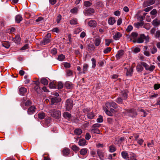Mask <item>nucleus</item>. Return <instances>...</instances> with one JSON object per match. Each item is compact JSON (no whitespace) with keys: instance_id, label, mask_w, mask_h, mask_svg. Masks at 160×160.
<instances>
[{"instance_id":"nucleus-1","label":"nucleus","mask_w":160,"mask_h":160,"mask_svg":"<svg viewBox=\"0 0 160 160\" xmlns=\"http://www.w3.org/2000/svg\"><path fill=\"white\" fill-rule=\"evenodd\" d=\"M49 113L51 116L56 118H59L61 116L60 111L55 109H51L49 110Z\"/></svg>"},{"instance_id":"nucleus-2","label":"nucleus","mask_w":160,"mask_h":160,"mask_svg":"<svg viewBox=\"0 0 160 160\" xmlns=\"http://www.w3.org/2000/svg\"><path fill=\"white\" fill-rule=\"evenodd\" d=\"M51 36V34L50 33H47L46 35L45 38L40 42V45H44L50 42L52 40Z\"/></svg>"},{"instance_id":"nucleus-3","label":"nucleus","mask_w":160,"mask_h":160,"mask_svg":"<svg viewBox=\"0 0 160 160\" xmlns=\"http://www.w3.org/2000/svg\"><path fill=\"white\" fill-rule=\"evenodd\" d=\"M73 105V101L70 99H68L66 101L65 107L66 111H69L72 109Z\"/></svg>"},{"instance_id":"nucleus-4","label":"nucleus","mask_w":160,"mask_h":160,"mask_svg":"<svg viewBox=\"0 0 160 160\" xmlns=\"http://www.w3.org/2000/svg\"><path fill=\"white\" fill-rule=\"evenodd\" d=\"M127 116L131 117H135L137 115V113L134 109L131 110H125V111L122 112Z\"/></svg>"},{"instance_id":"nucleus-5","label":"nucleus","mask_w":160,"mask_h":160,"mask_svg":"<svg viewBox=\"0 0 160 160\" xmlns=\"http://www.w3.org/2000/svg\"><path fill=\"white\" fill-rule=\"evenodd\" d=\"M144 40L145 41V42H148L149 40V37L148 36H145L144 34H142L140 37L138 39L137 42L139 43H142L143 42Z\"/></svg>"},{"instance_id":"nucleus-6","label":"nucleus","mask_w":160,"mask_h":160,"mask_svg":"<svg viewBox=\"0 0 160 160\" xmlns=\"http://www.w3.org/2000/svg\"><path fill=\"white\" fill-rule=\"evenodd\" d=\"M83 112L84 113H87V116L88 118L92 119L95 116V114L92 111H90L88 108L83 109Z\"/></svg>"},{"instance_id":"nucleus-7","label":"nucleus","mask_w":160,"mask_h":160,"mask_svg":"<svg viewBox=\"0 0 160 160\" xmlns=\"http://www.w3.org/2000/svg\"><path fill=\"white\" fill-rule=\"evenodd\" d=\"M142 64L146 70L152 72L155 68V66H154L151 65L150 66H149L146 63L144 62H142Z\"/></svg>"},{"instance_id":"nucleus-8","label":"nucleus","mask_w":160,"mask_h":160,"mask_svg":"<svg viewBox=\"0 0 160 160\" xmlns=\"http://www.w3.org/2000/svg\"><path fill=\"white\" fill-rule=\"evenodd\" d=\"M105 105L109 109L112 107L116 109V108L117 105L115 102L113 101H111L110 102H106L105 104Z\"/></svg>"},{"instance_id":"nucleus-9","label":"nucleus","mask_w":160,"mask_h":160,"mask_svg":"<svg viewBox=\"0 0 160 160\" xmlns=\"http://www.w3.org/2000/svg\"><path fill=\"white\" fill-rule=\"evenodd\" d=\"M97 154L99 158L101 160H103L105 158V153L103 152L102 151L98 149L97 151Z\"/></svg>"},{"instance_id":"nucleus-10","label":"nucleus","mask_w":160,"mask_h":160,"mask_svg":"<svg viewBox=\"0 0 160 160\" xmlns=\"http://www.w3.org/2000/svg\"><path fill=\"white\" fill-rule=\"evenodd\" d=\"M19 94L21 95H23L26 92V89L23 87H19L18 88Z\"/></svg>"},{"instance_id":"nucleus-11","label":"nucleus","mask_w":160,"mask_h":160,"mask_svg":"<svg viewBox=\"0 0 160 160\" xmlns=\"http://www.w3.org/2000/svg\"><path fill=\"white\" fill-rule=\"evenodd\" d=\"M94 12V10L92 8L86 9L84 11V13L86 15H90Z\"/></svg>"},{"instance_id":"nucleus-12","label":"nucleus","mask_w":160,"mask_h":160,"mask_svg":"<svg viewBox=\"0 0 160 160\" xmlns=\"http://www.w3.org/2000/svg\"><path fill=\"white\" fill-rule=\"evenodd\" d=\"M128 91L126 90L122 91L119 95L124 100H126L128 98Z\"/></svg>"},{"instance_id":"nucleus-13","label":"nucleus","mask_w":160,"mask_h":160,"mask_svg":"<svg viewBox=\"0 0 160 160\" xmlns=\"http://www.w3.org/2000/svg\"><path fill=\"white\" fill-rule=\"evenodd\" d=\"M88 26L92 28H95L97 26V22L94 20H90L88 23Z\"/></svg>"},{"instance_id":"nucleus-14","label":"nucleus","mask_w":160,"mask_h":160,"mask_svg":"<svg viewBox=\"0 0 160 160\" xmlns=\"http://www.w3.org/2000/svg\"><path fill=\"white\" fill-rule=\"evenodd\" d=\"M61 100V98H58L56 97H54L51 99V104H53L55 103H57L60 102Z\"/></svg>"},{"instance_id":"nucleus-15","label":"nucleus","mask_w":160,"mask_h":160,"mask_svg":"<svg viewBox=\"0 0 160 160\" xmlns=\"http://www.w3.org/2000/svg\"><path fill=\"white\" fill-rule=\"evenodd\" d=\"M122 157L126 160H129V155L126 151H122L121 152Z\"/></svg>"},{"instance_id":"nucleus-16","label":"nucleus","mask_w":160,"mask_h":160,"mask_svg":"<svg viewBox=\"0 0 160 160\" xmlns=\"http://www.w3.org/2000/svg\"><path fill=\"white\" fill-rule=\"evenodd\" d=\"M101 38L100 37L96 38L94 40V43L95 45L98 47L99 46L101 42Z\"/></svg>"},{"instance_id":"nucleus-17","label":"nucleus","mask_w":160,"mask_h":160,"mask_svg":"<svg viewBox=\"0 0 160 160\" xmlns=\"http://www.w3.org/2000/svg\"><path fill=\"white\" fill-rule=\"evenodd\" d=\"M35 106H33L30 107L28 109L27 112L29 114H32L35 112Z\"/></svg>"},{"instance_id":"nucleus-18","label":"nucleus","mask_w":160,"mask_h":160,"mask_svg":"<svg viewBox=\"0 0 160 160\" xmlns=\"http://www.w3.org/2000/svg\"><path fill=\"white\" fill-rule=\"evenodd\" d=\"M122 36V34L119 32H117L113 36V38L115 40H117L119 39Z\"/></svg>"},{"instance_id":"nucleus-19","label":"nucleus","mask_w":160,"mask_h":160,"mask_svg":"<svg viewBox=\"0 0 160 160\" xmlns=\"http://www.w3.org/2000/svg\"><path fill=\"white\" fill-rule=\"evenodd\" d=\"M91 132L92 134H93L95 133L100 134V131L97 128H92L91 130Z\"/></svg>"},{"instance_id":"nucleus-20","label":"nucleus","mask_w":160,"mask_h":160,"mask_svg":"<svg viewBox=\"0 0 160 160\" xmlns=\"http://www.w3.org/2000/svg\"><path fill=\"white\" fill-rule=\"evenodd\" d=\"M12 41L16 44H19L21 41V38L19 36H16L15 38L12 39Z\"/></svg>"},{"instance_id":"nucleus-21","label":"nucleus","mask_w":160,"mask_h":160,"mask_svg":"<svg viewBox=\"0 0 160 160\" xmlns=\"http://www.w3.org/2000/svg\"><path fill=\"white\" fill-rule=\"evenodd\" d=\"M22 20V18L21 15L18 14L15 17V20L16 22L19 23Z\"/></svg>"},{"instance_id":"nucleus-22","label":"nucleus","mask_w":160,"mask_h":160,"mask_svg":"<svg viewBox=\"0 0 160 160\" xmlns=\"http://www.w3.org/2000/svg\"><path fill=\"white\" fill-rule=\"evenodd\" d=\"M86 141L84 139H80L78 142V144L80 146H84L86 145Z\"/></svg>"},{"instance_id":"nucleus-23","label":"nucleus","mask_w":160,"mask_h":160,"mask_svg":"<svg viewBox=\"0 0 160 160\" xmlns=\"http://www.w3.org/2000/svg\"><path fill=\"white\" fill-rule=\"evenodd\" d=\"M124 53V51L122 50H120L118 51L116 55V57L117 58H119L120 57L123 55Z\"/></svg>"},{"instance_id":"nucleus-24","label":"nucleus","mask_w":160,"mask_h":160,"mask_svg":"<svg viewBox=\"0 0 160 160\" xmlns=\"http://www.w3.org/2000/svg\"><path fill=\"white\" fill-rule=\"evenodd\" d=\"M63 117L66 119H69L71 117V114L68 112H64L63 114Z\"/></svg>"},{"instance_id":"nucleus-25","label":"nucleus","mask_w":160,"mask_h":160,"mask_svg":"<svg viewBox=\"0 0 160 160\" xmlns=\"http://www.w3.org/2000/svg\"><path fill=\"white\" fill-rule=\"evenodd\" d=\"M142 62H141L140 64L138 65L137 66V70L138 72H142L143 69V66L142 64Z\"/></svg>"},{"instance_id":"nucleus-26","label":"nucleus","mask_w":160,"mask_h":160,"mask_svg":"<svg viewBox=\"0 0 160 160\" xmlns=\"http://www.w3.org/2000/svg\"><path fill=\"white\" fill-rule=\"evenodd\" d=\"M129 160H136V155L132 152H130L129 155Z\"/></svg>"},{"instance_id":"nucleus-27","label":"nucleus","mask_w":160,"mask_h":160,"mask_svg":"<svg viewBox=\"0 0 160 160\" xmlns=\"http://www.w3.org/2000/svg\"><path fill=\"white\" fill-rule=\"evenodd\" d=\"M70 150L67 148H64L62 150L63 155L64 156H67L69 153Z\"/></svg>"},{"instance_id":"nucleus-28","label":"nucleus","mask_w":160,"mask_h":160,"mask_svg":"<svg viewBox=\"0 0 160 160\" xmlns=\"http://www.w3.org/2000/svg\"><path fill=\"white\" fill-rule=\"evenodd\" d=\"M116 22L115 18L111 17L109 18L108 20V23L109 25H113Z\"/></svg>"},{"instance_id":"nucleus-29","label":"nucleus","mask_w":160,"mask_h":160,"mask_svg":"<svg viewBox=\"0 0 160 160\" xmlns=\"http://www.w3.org/2000/svg\"><path fill=\"white\" fill-rule=\"evenodd\" d=\"M152 23L153 26H157L160 25V20L158 19H155L153 21Z\"/></svg>"},{"instance_id":"nucleus-30","label":"nucleus","mask_w":160,"mask_h":160,"mask_svg":"<svg viewBox=\"0 0 160 160\" xmlns=\"http://www.w3.org/2000/svg\"><path fill=\"white\" fill-rule=\"evenodd\" d=\"M65 86L68 89H70L73 87V84L72 82H67L65 84Z\"/></svg>"},{"instance_id":"nucleus-31","label":"nucleus","mask_w":160,"mask_h":160,"mask_svg":"<svg viewBox=\"0 0 160 160\" xmlns=\"http://www.w3.org/2000/svg\"><path fill=\"white\" fill-rule=\"evenodd\" d=\"M133 73V68L132 67L130 68L127 70L126 75L127 76H131Z\"/></svg>"},{"instance_id":"nucleus-32","label":"nucleus","mask_w":160,"mask_h":160,"mask_svg":"<svg viewBox=\"0 0 160 160\" xmlns=\"http://www.w3.org/2000/svg\"><path fill=\"white\" fill-rule=\"evenodd\" d=\"M140 114L141 116L146 117L147 115V113L145 112L143 109H140L139 110Z\"/></svg>"},{"instance_id":"nucleus-33","label":"nucleus","mask_w":160,"mask_h":160,"mask_svg":"<svg viewBox=\"0 0 160 160\" xmlns=\"http://www.w3.org/2000/svg\"><path fill=\"white\" fill-rule=\"evenodd\" d=\"M41 83L45 85H47L48 83V80L45 78H42L41 80Z\"/></svg>"},{"instance_id":"nucleus-34","label":"nucleus","mask_w":160,"mask_h":160,"mask_svg":"<svg viewBox=\"0 0 160 160\" xmlns=\"http://www.w3.org/2000/svg\"><path fill=\"white\" fill-rule=\"evenodd\" d=\"M70 23L72 25H74L77 24V20L76 18H72L70 21Z\"/></svg>"},{"instance_id":"nucleus-35","label":"nucleus","mask_w":160,"mask_h":160,"mask_svg":"<svg viewBox=\"0 0 160 160\" xmlns=\"http://www.w3.org/2000/svg\"><path fill=\"white\" fill-rule=\"evenodd\" d=\"M66 75L67 77L72 76L73 74L72 71L70 70H67L66 71Z\"/></svg>"},{"instance_id":"nucleus-36","label":"nucleus","mask_w":160,"mask_h":160,"mask_svg":"<svg viewBox=\"0 0 160 160\" xmlns=\"http://www.w3.org/2000/svg\"><path fill=\"white\" fill-rule=\"evenodd\" d=\"M38 118L41 119H43L45 117V114L44 112H40L38 114Z\"/></svg>"},{"instance_id":"nucleus-37","label":"nucleus","mask_w":160,"mask_h":160,"mask_svg":"<svg viewBox=\"0 0 160 160\" xmlns=\"http://www.w3.org/2000/svg\"><path fill=\"white\" fill-rule=\"evenodd\" d=\"M65 58V56L62 54H60L58 56V59L60 61H63Z\"/></svg>"},{"instance_id":"nucleus-38","label":"nucleus","mask_w":160,"mask_h":160,"mask_svg":"<svg viewBox=\"0 0 160 160\" xmlns=\"http://www.w3.org/2000/svg\"><path fill=\"white\" fill-rule=\"evenodd\" d=\"M78 11V8L77 7H74L72 9H71L70 12L71 13L76 14H77Z\"/></svg>"},{"instance_id":"nucleus-39","label":"nucleus","mask_w":160,"mask_h":160,"mask_svg":"<svg viewBox=\"0 0 160 160\" xmlns=\"http://www.w3.org/2000/svg\"><path fill=\"white\" fill-rule=\"evenodd\" d=\"M88 65L87 64H84L83 67V73H85L86 71L88 70Z\"/></svg>"},{"instance_id":"nucleus-40","label":"nucleus","mask_w":160,"mask_h":160,"mask_svg":"<svg viewBox=\"0 0 160 160\" xmlns=\"http://www.w3.org/2000/svg\"><path fill=\"white\" fill-rule=\"evenodd\" d=\"M76 134L79 135L82 133V130L80 129H76L74 131Z\"/></svg>"},{"instance_id":"nucleus-41","label":"nucleus","mask_w":160,"mask_h":160,"mask_svg":"<svg viewBox=\"0 0 160 160\" xmlns=\"http://www.w3.org/2000/svg\"><path fill=\"white\" fill-rule=\"evenodd\" d=\"M87 152V150L86 148H83L80 151V153L82 155H85Z\"/></svg>"},{"instance_id":"nucleus-42","label":"nucleus","mask_w":160,"mask_h":160,"mask_svg":"<svg viewBox=\"0 0 160 160\" xmlns=\"http://www.w3.org/2000/svg\"><path fill=\"white\" fill-rule=\"evenodd\" d=\"M116 149L114 146L112 145L109 147V151L111 152H113L116 151Z\"/></svg>"},{"instance_id":"nucleus-43","label":"nucleus","mask_w":160,"mask_h":160,"mask_svg":"<svg viewBox=\"0 0 160 160\" xmlns=\"http://www.w3.org/2000/svg\"><path fill=\"white\" fill-rule=\"evenodd\" d=\"M91 61H92V68H94L95 67L96 65V60L94 58H92L91 59Z\"/></svg>"},{"instance_id":"nucleus-44","label":"nucleus","mask_w":160,"mask_h":160,"mask_svg":"<svg viewBox=\"0 0 160 160\" xmlns=\"http://www.w3.org/2000/svg\"><path fill=\"white\" fill-rule=\"evenodd\" d=\"M115 109L116 112H122V113H123L122 112L125 111V110H122L121 107L119 106H117V105L116 108Z\"/></svg>"},{"instance_id":"nucleus-45","label":"nucleus","mask_w":160,"mask_h":160,"mask_svg":"<svg viewBox=\"0 0 160 160\" xmlns=\"http://www.w3.org/2000/svg\"><path fill=\"white\" fill-rule=\"evenodd\" d=\"M92 3L88 1H85L84 2V5L86 7H89L92 5Z\"/></svg>"},{"instance_id":"nucleus-46","label":"nucleus","mask_w":160,"mask_h":160,"mask_svg":"<svg viewBox=\"0 0 160 160\" xmlns=\"http://www.w3.org/2000/svg\"><path fill=\"white\" fill-rule=\"evenodd\" d=\"M158 95V94L157 93H152V94L150 95L149 98L151 99H153L154 98H157Z\"/></svg>"},{"instance_id":"nucleus-47","label":"nucleus","mask_w":160,"mask_h":160,"mask_svg":"<svg viewBox=\"0 0 160 160\" xmlns=\"http://www.w3.org/2000/svg\"><path fill=\"white\" fill-rule=\"evenodd\" d=\"M49 86L51 88H55L56 87V85L53 82H51L49 83Z\"/></svg>"},{"instance_id":"nucleus-48","label":"nucleus","mask_w":160,"mask_h":160,"mask_svg":"<svg viewBox=\"0 0 160 160\" xmlns=\"http://www.w3.org/2000/svg\"><path fill=\"white\" fill-rule=\"evenodd\" d=\"M112 48L110 47H107L106 48H105L103 51V52L104 54H107L109 52H110Z\"/></svg>"},{"instance_id":"nucleus-49","label":"nucleus","mask_w":160,"mask_h":160,"mask_svg":"<svg viewBox=\"0 0 160 160\" xmlns=\"http://www.w3.org/2000/svg\"><path fill=\"white\" fill-rule=\"evenodd\" d=\"M123 100H124L122 99V98L119 95L117 99L116 100V102L118 103L119 104L122 103Z\"/></svg>"},{"instance_id":"nucleus-50","label":"nucleus","mask_w":160,"mask_h":160,"mask_svg":"<svg viewBox=\"0 0 160 160\" xmlns=\"http://www.w3.org/2000/svg\"><path fill=\"white\" fill-rule=\"evenodd\" d=\"M154 145V143L153 141L152 140L151 142H148L147 146L149 148L153 147Z\"/></svg>"},{"instance_id":"nucleus-51","label":"nucleus","mask_w":160,"mask_h":160,"mask_svg":"<svg viewBox=\"0 0 160 160\" xmlns=\"http://www.w3.org/2000/svg\"><path fill=\"white\" fill-rule=\"evenodd\" d=\"M124 140V138L123 137H121L119 140V141H117V140H115L114 141V143L115 144H118V143H120L121 142H122Z\"/></svg>"},{"instance_id":"nucleus-52","label":"nucleus","mask_w":160,"mask_h":160,"mask_svg":"<svg viewBox=\"0 0 160 160\" xmlns=\"http://www.w3.org/2000/svg\"><path fill=\"white\" fill-rule=\"evenodd\" d=\"M81 31H82L81 28H75V29L74 30V33L75 34H77L78 33L80 32H81Z\"/></svg>"},{"instance_id":"nucleus-53","label":"nucleus","mask_w":160,"mask_h":160,"mask_svg":"<svg viewBox=\"0 0 160 160\" xmlns=\"http://www.w3.org/2000/svg\"><path fill=\"white\" fill-rule=\"evenodd\" d=\"M104 110L107 114L108 115V116H112V114L110 111H109L106 108H104Z\"/></svg>"},{"instance_id":"nucleus-54","label":"nucleus","mask_w":160,"mask_h":160,"mask_svg":"<svg viewBox=\"0 0 160 160\" xmlns=\"http://www.w3.org/2000/svg\"><path fill=\"white\" fill-rule=\"evenodd\" d=\"M157 51V48L155 47H153L152 49H151V52L152 54H154Z\"/></svg>"},{"instance_id":"nucleus-55","label":"nucleus","mask_w":160,"mask_h":160,"mask_svg":"<svg viewBox=\"0 0 160 160\" xmlns=\"http://www.w3.org/2000/svg\"><path fill=\"white\" fill-rule=\"evenodd\" d=\"M72 149L75 151H78L79 150V148L75 145L72 146Z\"/></svg>"},{"instance_id":"nucleus-56","label":"nucleus","mask_w":160,"mask_h":160,"mask_svg":"<svg viewBox=\"0 0 160 160\" xmlns=\"http://www.w3.org/2000/svg\"><path fill=\"white\" fill-rule=\"evenodd\" d=\"M97 121L98 122H102L103 121L102 117L101 116H99L97 119Z\"/></svg>"},{"instance_id":"nucleus-57","label":"nucleus","mask_w":160,"mask_h":160,"mask_svg":"<svg viewBox=\"0 0 160 160\" xmlns=\"http://www.w3.org/2000/svg\"><path fill=\"white\" fill-rule=\"evenodd\" d=\"M105 41V45L107 46H109L112 42V40L110 39H106Z\"/></svg>"},{"instance_id":"nucleus-58","label":"nucleus","mask_w":160,"mask_h":160,"mask_svg":"<svg viewBox=\"0 0 160 160\" xmlns=\"http://www.w3.org/2000/svg\"><path fill=\"white\" fill-rule=\"evenodd\" d=\"M139 145H141L144 142V140L142 139H138L137 141Z\"/></svg>"},{"instance_id":"nucleus-59","label":"nucleus","mask_w":160,"mask_h":160,"mask_svg":"<svg viewBox=\"0 0 160 160\" xmlns=\"http://www.w3.org/2000/svg\"><path fill=\"white\" fill-rule=\"evenodd\" d=\"M51 53L53 55H55L57 53V49L55 48H53L51 50Z\"/></svg>"},{"instance_id":"nucleus-60","label":"nucleus","mask_w":160,"mask_h":160,"mask_svg":"<svg viewBox=\"0 0 160 160\" xmlns=\"http://www.w3.org/2000/svg\"><path fill=\"white\" fill-rule=\"evenodd\" d=\"M157 13V12L156 9H153L150 12V14L152 15H156Z\"/></svg>"},{"instance_id":"nucleus-61","label":"nucleus","mask_w":160,"mask_h":160,"mask_svg":"<svg viewBox=\"0 0 160 160\" xmlns=\"http://www.w3.org/2000/svg\"><path fill=\"white\" fill-rule=\"evenodd\" d=\"M133 29V27L132 25H129L127 27L126 29V31L127 32H130Z\"/></svg>"},{"instance_id":"nucleus-62","label":"nucleus","mask_w":160,"mask_h":160,"mask_svg":"<svg viewBox=\"0 0 160 160\" xmlns=\"http://www.w3.org/2000/svg\"><path fill=\"white\" fill-rule=\"evenodd\" d=\"M155 36L160 40V31H157L156 32Z\"/></svg>"},{"instance_id":"nucleus-63","label":"nucleus","mask_w":160,"mask_h":160,"mask_svg":"<svg viewBox=\"0 0 160 160\" xmlns=\"http://www.w3.org/2000/svg\"><path fill=\"white\" fill-rule=\"evenodd\" d=\"M61 16L60 15H59L58 16L56 20V21L57 23H59L60 22V21L61 19Z\"/></svg>"},{"instance_id":"nucleus-64","label":"nucleus","mask_w":160,"mask_h":160,"mask_svg":"<svg viewBox=\"0 0 160 160\" xmlns=\"http://www.w3.org/2000/svg\"><path fill=\"white\" fill-rule=\"evenodd\" d=\"M52 31L53 32H55L57 33H58L59 32V30L58 28H55L52 30Z\"/></svg>"}]
</instances>
